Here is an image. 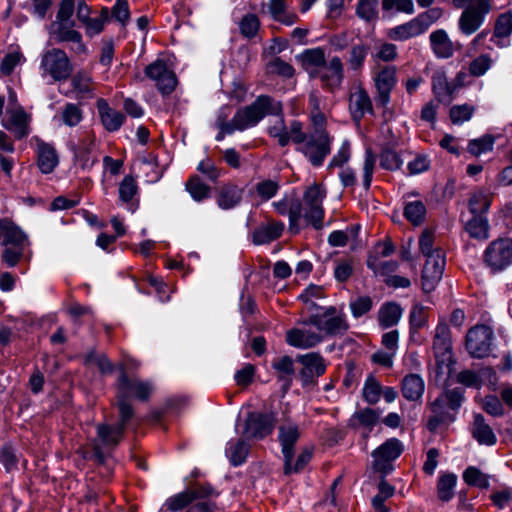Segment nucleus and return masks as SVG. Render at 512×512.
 Wrapping results in <instances>:
<instances>
[{
    "instance_id": "nucleus-23",
    "label": "nucleus",
    "mask_w": 512,
    "mask_h": 512,
    "mask_svg": "<svg viewBox=\"0 0 512 512\" xmlns=\"http://www.w3.org/2000/svg\"><path fill=\"white\" fill-rule=\"evenodd\" d=\"M249 440L244 437L237 440H230L226 444L225 454L229 459V463L233 467H239L243 465L250 453Z\"/></svg>"
},
{
    "instance_id": "nucleus-19",
    "label": "nucleus",
    "mask_w": 512,
    "mask_h": 512,
    "mask_svg": "<svg viewBox=\"0 0 512 512\" xmlns=\"http://www.w3.org/2000/svg\"><path fill=\"white\" fill-rule=\"evenodd\" d=\"M271 366L277 371V381L281 383L280 390L282 396H284L292 387V377L295 374L294 360L292 357L284 355L277 360H273Z\"/></svg>"
},
{
    "instance_id": "nucleus-54",
    "label": "nucleus",
    "mask_w": 512,
    "mask_h": 512,
    "mask_svg": "<svg viewBox=\"0 0 512 512\" xmlns=\"http://www.w3.org/2000/svg\"><path fill=\"white\" fill-rule=\"evenodd\" d=\"M77 19L85 25L86 35L93 37L104 31L105 25L97 18H91L81 12V8L76 12Z\"/></svg>"
},
{
    "instance_id": "nucleus-31",
    "label": "nucleus",
    "mask_w": 512,
    "mask_h": 512,
    "mask_svg": "<svg viewBox=\"0 0 512 512\" xmlns=\"http://www.w3.org/2000/svg\"><path fill=\"white\" fill-rule=\"evenodd\" d=\"M457 475L454 473L441 474L437 481V496L442 502H449L454 497Z\"/></svg>"
},
{
    "instance_id": "nucleus-1",
    "label": "nucleus",
    "mask_w": 512,
    "mask_h": 512,
    "mask_svg": "<svg viewBox=\"0 0 512 512\" xmlns=\"http://www.w3.org/2000/svg\"><path fill=\"white\" fill-rule=\"evenodd\" d=\"M115 382L116 408L118 417L114 422H101L96 426V436L100 444H94L90 452H83L85 460L93 461L98 466H106L107 460L124 440L127 430L131 427L136 412L131 400L146 403L153 393L150 381L131 377L123 364Z\"/></svg>"
},
{
    "instance_id": "nucleus-17",
    "label": "nucleus",
    "mask_w": 512,
    "mask_h": 512,
    "mask_svg": "<svg viewBox=\"0 0 512 512\" xmlns=\"http://www.w3.org/2000/svg\"><path fill=\"white\" fill-rule=\"evenodd\" d=\"M464 401V388L455 387L453 389H448L447 386H445L443 392L430 404V408L432 412L438 413L445 405H447L450 410L457 412Z\"/></svg>"
},
{
    "instance_id": "nucleus-43",
    "label": "nucleus",
    "mask_w": 512,
    "mask_h": 512,
    "mask_svg": "<svg viewBox=\"0 0 512 512\" xmlns=\"http://www.w3.org/2000/svg\"><path fill=\"white\" fill-rule=\"evenodd\" d=\"M512 34V11L508 10L498 15L495 20L493 36L506 38Z\"/></svg>"
},
{
    "instance_id": "nucleus-61",
    "label": "nucleus",
    "mask_w": 512,
    "mask_h": 512,
    "mask_svg": "<svg viewBox=\"0 0 512 512\" xmlns=\"http://www.w3.org/2000/svg\"><path fill=\"white\" fill-rule=\"evenodd\" d=\"M309 210L304 214V218L315 230L323 227L325 210L322 205L308 206Z\"/></svg>"
},
{
    "instance_id": "nucleus-22",
    "label": "nucleus",
    "mask_w": 512,
    "mask_h": 512,
    "mask_svg": "<svg viewBox=\"0 0 512 512\" xmlns=\"http://www.w3.org/2000/svg\"><path fill=\"white\" fill-rule=\"evenodd\" d=\"M402 396L408 401L421 400L425 391V382L419 374L409 373L401 380Z\"/></svg>"
},
{
    "instance_id": "nucleus-41",
    "label": "nucleus",
    "mask_w": 512,
    "mask_h": 512,
    "mask_svg": "<svg viewBox=\"0 0 512 512\" xmlns=\"http://www.w3.org/2000/svg\"><path fill=\"white\" fill-rule=\"evenodd\" d=\"M491 199L483 192H477L468 200V210L472 215L487 214L491 206Z\"/></svg>"
},
{
    "instance_id": "nucleus-24",
    "label": "nucleus",
    "mask_w": 512,
    "mask_h": 512,
    "mask_svg": "<svg viewBox=\"0 0 512 512\" xmlns=\"http://www.w3.org/2000/svg\"><path fill=\"white\" fill-rule=\"evenodd\" d=\"M381 412L382 411L380 409H374L371 407H365L357 410L348 420V427L357 429L358 426H362L369 429V432H371L374 426L379 422Z\"/></svg>"
},
{
    "instance_id": "nucleus-9",
    "label": "nucleus",
    "mask_w": 512,
    "mask_h": 512,
    "mask_svg": "<svg viewBox=\"0 0 512 512\" xmlns=\"http://www.w3.org/2000/svg\"><path fill=\"white\" fill-rule=\"evenodd\" d=\"M459 17V30L464 35H472L484 23L486 16L491 11V0H473L468 3Z\"/></svg>"
},
{
    "instance_id": "nucleus-27",
    "label": "nucleus",
    "mask_w": 512,
    "mask_h": 512,
    "mask_svg": "<svg viewBox=\"0 0 512 512\" xmlns=\"http://www.w3.org/2000/svg\"><path fill=\"white\" fill-rule=\"evenodd\" d=\"M464 229L473 239L479 241L487 240L490 236V224L487 214L472 215V218L465 223Z\"/></svg>"
},
{
    "instance_id": "nucleus-8",
    "label": "nucleus",
    "mask_w": 512,
    "mask_h": 512,
    "mask_svg": "<svg viewBox=\"0 0 512 512\" xmlns=\"http://www.w3.org/2000/svg\"><path fill=\"white\" fill-rule=\"evenodd\" d=\"M494 340L493 329L478 324L468 329L465 336V349L473 359H484L490 355Z\"/></svg>"
},
{
    "instance_id": "nucleus-10",
    "label": "nucleus",
    "mask_w": 512,
    "mask_h": 512,
    "mask_svg": "<svg viewBox=\"0 0 512 512\" xmlns=\"http://www.w3.org/2000/svg\"><path fill=\"white\" fill-rule=\"evenodd\" d=\"M144 74L150 80L156 81V88L162 96L172 94L178 84L175 72L168 68L164 59L157 58L148 64L144 69Z\"/></svg>"
},
{
    "instance_id": "nucleus-28",
    "label": "nucleus",
    "mask_w": 512,
    "mask_h": 512,
    "mask_svg": "<svg viewBox=\"0 0 512 512\" xmlns=\"http://www.w3.org/2000/svg\"><path fill=\"white\" fill-rule=\"evenodd\" d=\"M20 453L16 446L8 441L4 442L0 447V464L3 466L6 473L18 471Z\"/></svg>"
},
{
    "instance_id": "nucleus-44",
    "label": "nucleus",
    "mask_w": 512,
    "mask_h": 512,
    "mask_svg": "<svg viewBox=\"0 0 512 512\" xmlns=\"http://www.w3.org/2000/svg\"><path fill=\"white\" fill-rule=\"evenodd\" d=\"M260 25V20L256 14L247 13L242 17L239 23L240 33L244 37L252 39L257 35Z\"/></svg>"
},
{
    "instance_id": "nucleus-40",
    "label": "nucleus",
    "mask_w": 512,
    "mask_h": 512,
    "mask_svg": "<svg viewBox=\"0 0 512 512\" xmlns=\"http://www.w3.org/2000/svg\"><path fill=\"white\" fill-rule=\"evenodd\" d=\"M396 82V68L394 66H387L375 77V88L376 90H393Z\"/></svg>"
},
{
    "instance_id": "nucleus-14",
    "label": "nucleus",
    "mask_w": 512,
    "mask_h": 512,
    "mask_svg": "<svg viewBox=\"0 0 512 512\" xmlns=\"http://www.w3.org/2000/svg\"><path fill=\"white\" fill-rule=\"evenodd\" d=\"M245 188L234 182L221 185L215 193V199L221 210H231L239 206L243 200Z\"/></svg>"
},
{
    "instance_id": "nucleus-12",
    "label": "nucleus",
    "mask_w": 512,
    "mask_h": 512,
    "mask_svg": "<svg viewBox=\"0 0 512 512\" xmlns=\"http://www.w3.org/2000/svg\"><path fill=\"white\" fill-rule=\"evenodd\" d=\"M333 137L310 136L302 150L310 164L319 168L332 150Z\"/></svg>"
},
{
    "instance_id": "nucleus-38",
    "label": "nucleus",
    "mask_w": 512,
    "mask_h": 512,
    "mask_svg": "<svg viewBox=\"0 0 512 512\" xmlns=\"http://www.w3.org/2000/svg\"><path fill=\"white\" fill-rule=\"evenodd\" d=\"M425 307L421 304H414L409 315L410 337L413 338L418 334V330L424 328L428 323V317L425 314Z\"/></svg>"
},
{
    "instance_id": "nucleus-36",
    "label": "nucleus",
    "mask_w": 512,
    "mask_h": 512,
    "mask_svg": "<svg viewBox=\"0 0 512 512\" xmlns=\"http://www.w3.org/2000/svg\"><path fill=\"white\" fill-rule=\"evenodd\" d=\"M403 165V159L401 155L386 145L382 148L380 153V167L387 171H397Z\"/></svg>"
},
{
    "instance_id": "nucleus-46",
    "label": "nucleus",
    "mask_w": 512,
    "mask_h": 512,
    "mask_svg": "<svg viewBox=\"0 0 512 512\" xmlns=\"http://www.w3.org/2000/svg\"><path fill=\"white\" fill-rule=\"evenodd\" d=\"M279 189V182L272 179L262 180L255 185V191L263 202L269 201L276 196Z\"/></svg>"
},
{
    "instance_id": "nucleus-52",
    "label": "nucleus",
    "mask_w": 512,
    "mask_h": 512,
    "mask_svg": "<svg viewBox=\"0 0 512 512\" xmlns=\"http://www.w3.org/2000/svg\"><path fill=\"white\" fill-rule=\"evenodd\" d=\"M482 409L490 416L502 417L505 409L501 400L495 394H488L482 400Z\"/></svg>"
},
{
    "instance_id": "nucleus-18",
    "label": "nucleus",
    "mask_w": 512,
    "mask_h": 512,
    "mask_svg": "<svg viewBox=\"0 0 512 512\" xmlns=\"http://www.w3.org/2000/svg\"><path fill=\"white\" fill-rule=\"evenodd\" d=\"M96 108L98 110L101 123L108 132L118 131L126 120L125 114L111 108L107 100L104 98H99L97 100Z\"/></svg>"
},
{
    "instance_id": "nucleus-37",
    "label": "nucleus",
    "mask_w": 512,
    "mask_h": 512,
    "mask_svg": "<svg viewBox=\"0 0 512 512\" xmlns=\"http://www.w3.org/2000/svg\"><path fill=\"white\" fill-rule=\"evenodd\" d=\"M25 242H28L27 234L18 224H16L12 219H10L5 238L2 241V245L24 247Z\"/></svg>"
},
{
    "instance_id": "nucleus-55",
    "label": "nucleus",
    "mask_w": 512,
    "mask_h": 512,
    "mask_svg": "<svg viewBox=\"0 0 512 512\" xmlns=\"http://www.w3.org/2000/svg\"><path fill=\"white\" fill-rule=\"evenodd\" d=\"M278 431V441L280 445L295 446L301 435L296 424L288 427L281 425L279 426Z\"/></svg>"
},
{
    "instance_id": "nucleus-58",
    "label": "nucleus",
    "mask_w": 512,
    "mask_h": 512,
    "mask_svg": "<svg viewBox=\"0 0 512 512\" xmlns=\"http://www.w3.org/2000/svg\"><path fill=\"white\" fill-rule=\"evenodd\" d=\"M432 93L435 98L441 102V97L444 95V90L448 88V79L444 70H436L431 78Z\"/></svg>"
},
{
    "instance_id": "nucleus-45",
    "label": "nucleus",
    "mask_w": 512,
    "mask_h": 512,
    "mask_svg": "<svg viewBox=\"0 0 512 512\" xmlns=\"http://www.w3.org/2000/svg\"><path fill=\"white\" fill-rule=\"evenodd\" d=\"M474 111V106L467 103L453 105L449 110V117L453 124L460 125L463 122L469 121L472 118Z\"/></svg>"
},
{
    "instance_id": "nucleus-34",
    "label": "nucleus",
    "mask_w": 512,
    "mask_h": 512,
    "mask_svg": "<svg viewBox=\"0 0 512 512\" xmlns=\"http://www.w3.org/2000/svg\"><path fill=\"white\" fill-rule=\"evenodd\" d=\"M496 137L486 133L479 138L470 139L467 144V152L475 157L493 151Z\"/></svg>"
},
{
    "instance_id": "nucleus-57",
    "label": "nucleus",
    "mask_w": 512,
    "mask_h": 512,
    "mask_svg": "<svg viewBox=\"0 0 512 512\" xmlns=\"http://www.w3.org/2000/svg\"><path fill=\"white\" fill-rule=\"evenodd\" d=\"M326 197V190L321 185L314 183L309 186L303 195L304 201L308 206L322 205L323 199Z\"/></svg>"
},
{
    "instance_id": "nucleus-15",
    "label": "nucleus",
    "mask_w": 512,
    "mask_h": 512,
    "mask_svg": "<svg viewBox=\"0 0 512 512\" xmlns=\"http://www.w3.org/2000/svg\"><path fill=\"white\" fill-rule=\"evenodd\" d=\"M285 230V224L282 221H270L267 224H260L250 233L251 242L256 246L270 244L278 240Z\"/></svg>"
},
{
    "instance_id": "nucleus-3",
    "label": "nucleus",
    "mask_w": 512,
    "mask_h": 512,
    "mask_svg": "<svg viewBox=\"0 0 512 512\" xmlns=\"http://www.w3.org/2000/svg\"><path fill=\"white\" fill-rule=\"evenodd\" d=\"M217 491L210 482L189 481L183 491L167 498L165 506L171 512H178L195 501L212 500L218 498Z\"/></svg>"
},
{
    "instance_id": "nucleus-33",
    "label": "nucleus",
    "mask_w": 512,
    "mask_h": 512,
    "mask_svg": "<svg viewBox=\"0 0 512 512\" xmlns=\"http://www.w3.org/2000/svg\"><path fill=\"white\" fill-rule=\"evenodd\" d=\"M382 391L383 386L375 378V376L372 373H370L367 376L362 388L363 400L369 405H375L380 401Z\"/></svg>"
},
{
    "instance_id": "nucleus-47",
    "label": "nucleus",
    "mask_w": 512,
    "mask_h": 512,
    "mask_svg": "<svg viewBox=\"0 0 512 512\" xmlns=\"http://www.w3.org/2000/svg\"><path fill=\"white\" fill-rule=\"evenodd\" d=\"M369 50L370 46L367 44H359L352 46L348 59V62L352 70L357 71L363 67Z\"/></svg>"
},
{
    "instance_id": "nucleus-30",
    "label": "nucleus",
    "mask_w": 512,
    "mask_h": 512,
    "mask_svg": "<svg viewBox=\"0 0 512 512\" xmlns=\"http://www.w3.org/2000/svg\"><path fill=\"white\" fill-rule=\"evenodd\" d=\"M297 58L301 61L305 71H308V67L327 68L325 51L321 47L305 49Z\"/></svg>"
},
{
    "instance_id": "nucleus-62",
    "label": "nucleus",
    "mask_w": 512,
    "mask_h": 512,
    "mask_svg": "<svg viewBox=\"0 0 512 512\" xmlns=\"http://www.w3.org/2000/svg\"><path fill=\"white\" fill-rule=\"evenodd\" d=\"M82 119V110L76 104L67 103L62 113L64 124L69 127H74L78 125Z\"/></svg>"
},
{
    "instance_id": "nucleus-6",
    "label": "nucleus",
    "mask_w": 512,
    "mask_h": 512,
    "mask_svg": "<svg viewBox=\"0 0 512 512\" xmlns=\"http://www.w3.org/2000/svg\"><path fill=\"white\" fill-rule=\"evenodd\" d=\"M276 423L275 411H249L244 421L242 437L246 440H264L273 433Z\"/></svg>"
},
{
    "instance_id": "nucleus-49",
    "label": "nucleus",
    "mask_w": 512,
    "mask_h": 512,
    "mask_svg": "<svg viewBox=\"0 0 512 512\" xmlns=\"http://www.w3.org/2000/svg\"><path fill=\"white\" fill-rule=\"evenodd\" d=\"M250 275H251V272L247 276H245L246 285L241 293L240 303H239V311L244 319H246L250 316H253L258 311L257 304H256L254 297L252 295H248L245 298V295H244L245 290L247 289Z\"/></svg>"
},
{
    "instance_id": "nucleus-25",
    "label": "nucleus",
    "mask_w": 512,
    "mask_h": 512,
    "mask_svg": "<svg viewBox=\"0 0 512 512\" xmlns=\"http://www.w3.org/2000/svg\"><path fill=\"white\" fill-rule=\"evenodd\" d=\"M403 314L401 305L396 301H388L381 305L378 311V322L382 329L396 326Z\"/></svg>"
},
{
    "instance_id": "nucleus-59",
    "label": "nucleus",
    "mask_w": 512,
    "mask_h": 512,
    "mask_svg": "<svg viewBox=\"0 0 512 512\" xmlns=\"http://www.w3.org/2000/svg\"><path fill=\"white\" fill-rule=\"evenodd\" d=\"M491 67V58L488 54H481L469 64V72L474 77L483 76Z\"/></svg>"
},
{
    "instance_id": "nucleus-13",
    "label": "nucleus",
    "mask_w": 512,
    "mask_h": 512,
    "mask_svg": "<svg viewBox=\"0 0 512 512\" xmlns=\"http://www.w3.org/2000/svg\"><path fill=\"white\" fill-rule=\"evenodd\" d=\"M433 350L436 358V374H442L444 360L447 354H452L451 330L446 322L439 321L433 340Z\"/></svg>"
},
{
    "instance_id": "nucleus-63",
    "label": "nucleus",
    "mask_w": 512,
    "mask_h": 512,
    "mask_svg": "<svg viewBox=\"0 0 512 512\" xmlns=\"http://www.w3.org/2000/svg\"><path fill=\"white\" fill-rule=\"evenodd\" d=\"M255 372V365L246 363L241 369L236 371L234 380L238 386L248 387L254 380Z\"/></svg>"
},
{
    "instance_id": "nucleus-56",
    "label": "nucleus",
    "mask_w": 512,
    "mask_h": 512,
    "mask_svg": "<svg viewBox=\"0 0 512 512\" xmlns=\"http://www.w3.org/2000/svg\"><path fill=\"white\" fill-rule=\"evenodd\" d=\"M110 10L112 18L122 26H126L131 15L128 1L116 0Z\"/></svg>"
},
{
    "instance_id": "nucleus-51",
    "label": "nucleus",
    "mask_w": 512,
    "mask_h": 512,
    "mask_svg": "<svg viewBox=\"0 0 512 512\" xmlns=\"http://www.w3.org/2000/svg\"><path fill=\"white\" fill-rule=\"evenodd\" d=\"M82 34L74 29L67 27V23H59L57 30L54 32V40L56 43L64 42H80Z\"/></svg>"
},
{
    "instance_id": "nucleus-20",
    "label": "nucleus",
    "mask_w": 512,
    "mask_h": 512,
    "mask_svg": "<svg viewBox=\"0 0 512 512\" xmlns=\"http://www.w3.org/2000/svg\"><path fill=\"white\" fill-rule=\"evenodd\" d=\"M430 46L439 59H448L454 54V42L444 29H437L430 34Z\"/></svg>"
},
{
    "instance_id": "nucleus-26",
    "label": "nucleus",
    "mask_w": 512,
    "mask_h": 512,
    "mask_svg": "<svg viewBox=\"0 0 512 512\" xmlns=\"http://www.w3.org/2000/svg\"><path fill=\"white\" fill-rule=\"evenodd\" d=\"M59 163L58 154L55 148L45 142L38 144L37 165L41 173L50 174Z\"/></svg>"
},
{
    "instance_id": "nucleus-60",
    "label": "nucleus",
    "mask_w": 512,
    "mask_h": 512,
    "mask_svg": "<svg viewBox=\"0 0 512 512\" xmlns=\"http://www.w3.org/2000/svg\"><path fill=\"white\" fill-rule=\"evenodd\" d=\"M91 81V76L85 70H79L72 76L71 85L76 92L84 95L91 92L89 87Z\"/></svg>"
},
{
    "instance_id": "nucleus-4",
    "label": "nucleus",
    "mask_w": 512,
    "mask_h": 512,
    "mask_svg": "<svg viewBox=\"0 0 512 512\" xmlns=\"http://www.w3.org/2000/svg\"><path fill=\"white\" fill-rule=\"evenodd\" d=\"M482 258L490 273L503 272L512 265V238L499 237L491 241L484 250Z\"/></svg>"
},
{
    "instance_id": "nucleus-11",
    "label": "nucleus",
    "mask_w": 512,
    "mask_h": 512,
    "mask_svg": "<svg viewBox=\"0 0 512 512\" xmlns=\"http://www.w3.org/2000/svg\"><path fill=\"white\" fill-rule=\"evenodd\" d=\"M41 65L46 67V70L55 81L67 80L73 71L69 57L60 48H53L47 51L43 56Z\"/></svg>"
},
{
    "instance_id": "nucleus-7",
    "label": "nucleus",
    "mask_w": 512,
    "mask_h": 512,
    "mask_svg": "<svg viewBox=\"0 0 512 512\" xmlns=\"http://www.w3.org/2000/svg\"><path fill=\"white\" fill-rule=\"evenodd\" d=\"M295 361L302 365L298 372L301 386L305 390H311L318 385V378L327 370V362L319 352L298 354Z\"/></svg>"
},
{
    "instance_id": "nucleus-53",
    "label": "nucleus",
    "mask_w": 512,
    "mask_h": 512,
    "mask_svg": "<svg viewBox=\"0 0 512 512\" xmlns=\"http://www.w3.org/2000/svg\"><path fill=\"white\" fill-rule=\"evenodd\" d=\"M456 381L468 388L480 389L483 386V380L479 373L470 369L460 371L456 376Z\"/></svg>"
},
{
    "instance_id": "nucleus-42",
    "label": "nucleus",
    "mask_w": 512,
    "mask_h": 512,
    "mask_svg": "<svg viewBox=\"0 0 512 512\" xmlns=\"http://www.w3.org/2000/svg\"><path fill=\"white\" fill-rule=\"evenodd\" d=\"M138 191L139 187L135 178L132 175H126L119 184V199L121 202L129 204Z\"/></svg>"
},
{
    "instance_id": "nucleus-39",
    "label": "nucleus",
    "mask_w": 512,
    "mask_h": 512,
    "mask_svg": "<svg viewBox=\"0 0 512 512\" xmlns=\"http://www.w3.org/2000/svg\"><path fill=\"white\" fill-rule=\"evenodd\" d=\"M434 232L425 229L419 237V249L420 252L426 257L434 256V252L437 253V257H442L445 262V254L442 249H434Z\"/></svg>"
},
{
    "instance_id": "nucleus-21",
    "label": "nucleus",
    "mask_w": 512,
    "mask_h": 512,
    "mask_svg": "<svg viewBox=\"0 0 512 512\" xmlns=\"http://www.w3.org/2000/svg\"><path fill=\"white\" fill-rule=\"evenodd\" d=\"M472 437L480 445L486 446H494L498 441L493 429L485 422V417L481 413L473 414Z\"/></svg>"
},
{
    "instance_id": "nucleus-32",
    "label": "nucleus",
    "mask_w": 512,
    "mask_h": 512,
    "mask_svg": "<svg viewBox=\"0 0 512 512\" xmlns=\"http://www.w3.org/2000/svg\"><path fill=\"white\" fill-rule=\"evenodd\" d=\"M426 207L421 200L407 202L404 206L403 216L413 226H420L426 218Z\"/></svg>"
},
{
    "instance_id": "nucleus-35",
    "label": "nucleus",
    "mask_w": 512,
    "mask_h": 512,
    "mask_svg": "<svg viewBox=\"0 0 512 512\" xmlns=\"http://www.w3.org/2000/svg\"><path fill=\"white\" fill-rule=\"evenodd\" d=\"M462 478L470 487H476L482 490L489 489L490 487L489 475L483 473L476 466H468L464 470Z\"/></svg>"
},
{
    "instance_id": "nucleus-5",
    "label": "nucleus",
    "mask_w": 512,
    "mask_h": 512,
    "mask_svg": "<svg viewBox=\"0 0 512 512\" xmlns=\"http://www.w3.org/2000/svg\"><path fill=\"white\" fill-rule=\"evenodd\" d=\"M404 450V444L398 438L391 437L385 440L371 453L374 459L372 464L374 472L380 473L381 477L386 478L394 471L393 462L402 455Z\"/></svg>"
},
{
    "instance_id": "nucleus-16",
    "label": "nucleus",
    "mask_w": 512,
    "mask_h": 512,
    "mask_svg": "<svg viewBox=\"0 0 512 512\" xmlns=\"http://www.w3.org/2000/svg\"><path fill=\"white\" fill-rule=\"evenodd\" d=\"M301 323L306 326H314L319 331H324L326 335L329 336H335L339 333H344L349 328L345 317L342 315L330 317L326 320H321L318 315H310Z\"/></svg>"
},
{
    "instance_id": "nucleus-50",
    "label": "nucleus",
    "mask_w": 512,
    "mask_h": 512,
    "mask_svg": "<svg viewBox=\"0 0 512 512\" xmlns=\"http://www.w3.org/2000/svg\"><path fill=\"white\" fill-rule=\"evenodd\" d=\"M351 314L358 319L367 314L373 307V300L368 295L358 296L350 302Z\"/></svg>"
},
{
    "instance_id": "nucleus-2",
    "label": "nucleus",
    "mask_w": 512,
    "mask_h": 512,
    "mask_svg": "<svg viewBox=\"0 0 512 512\" xmlns=\"http://www.w3.org/2000/svg\"><path fill=\"white\" fill-rule=\"evenodd\" d=\"M267 116L280 118V127H268L267 134L277 139L280 147H286L290 143V137L284 121L283 104L271 95L260 94L251 104L239 107L234 114V124L237 131L243 132L257 126Z\"/></svg>"
},
{
    "instance_id": "nucleus-29",
    "label": "nucleus",
    "mask_w": 512,
    "mask_h": 512,
    "mask_svg": "<svg viewBox=\"0 0 512 512\" xmlns=\"http://www.w3.org/2000/svg\"><path fill=\"white\" fill-rule=\"evenodd\" d=\"M185 189L196 202L210 198L212 191L211 187L205 184L197 174L189 177L185 183Z\"/></svg>"
},
{
    "instance_id": "nucleus-48",
    "label": "nucleus",
    "mask_w": 512,
    "mask_h": 512,
    "mask_svg": "<svg viewBox=\"0 0 512 512\" xmlns=\"http://www.w3.org/2000/svg\"><path fill=\"white\" fill-rule=\"evenodd\" d=\"M377 5L378 0H358L356 5V15L359 18L370 22L378 16Z\"/></svg>"
},
{
    "instance_id": "nucleus-64",
    "label": "nucleus",
    "mask_w": 512,
    "mask_h": 512,
    "mask_svg": "<svg viewBox=\"0 0 512 512\" xmlns=\"http://www.w3.org/2000/svg\"><path fill=\"white\" fill-rule=\"evenodd\" d=\"M196 169L213 183H216L221 176V170L215 166L213 160L209 157L200 161Z\"/></svg>"
}]
</instances>
